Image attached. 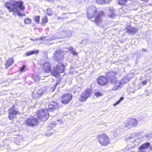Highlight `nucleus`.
Listing matches in <instances>:
<instances>
[{
	"mask_svg": "<svg viewBox=\"0 0 152 152\" xmlns=\"http://www.w3.org/2000/svg\"><path fill=\"white\" fill-rule=\"evenodd\" d=\"M52 124H55V122H54L53 123H52Z\"/></svg>",
	"mask_w": 152,
	"mask_h": 152,
	"instance_id": "a18cd8bd",
	"label": "nucleus"
},
{
	"mask_svg": "<svg viewBox=\"0 0 152 152\" xmlns=\"http://www.w3.org/2000/svg\"><path fill=\"white\" fill-rule=\"evenodd\" d=\"M34 19L36 22L39 23L40 20V16H35Z\"/></svg>",
	"mask_w": 152,
	"mask_h": 152,
	"instance_id": "c85d7f7f",
	"label": "nucleus"
},
{
	"mask_svg": "<svg viewBox=\"0 0 152 152\" xmlns=\"http://www.w3.org/2000/svg\"><path fill=\"white\" fill-rule=\"evenodd\" d=\"M56 38H54V37H52L51 38V40H54V39H56Z\"/></svg>",
	"mask_w": 152,
	"mask_h": 152,
	"instance_id": "37998d69",
	"label": "nucleus"
},
{
	"mask_svg": "<svg viewBox=\"0 0 152 152\" xmlns=\"http://www.w3.org/2000/svg\"><path fill=\"white\" fill-rule=\"evenodd\" d=\"M37 115L39 119L43 121L47 120L49 116L48 111L42 109L37 112Z\"/></svg>",
	"mask_w": 152,
	"mask_h": 152,
	"instance_id": "423d86ee",
	"label": "nucleus"
},
{
	"mask_svg": "<svg viewBox=\"0 0 152 152\" xmlns=\"http://www.w3.org/2000/svg\"><path fill=\"white\" fill-rule=\"evenodd\" d=\"M126 32L128 33L129 34L133 35L137 32V29L129 26L126 28Z\"/></svg>",
	"mask_w": 152,
	"mask_h": 152,
	"instance_id": "dca6fc26",
	"label": "nucleus"
},
{
	"mask_svg": "<svg viewBox=\"0 0 152 152\" xmlns=\"http://www.w3.org/2000/svg\"><path fill=\"white\" fill-rule=\"evenodd\" d=\"M26 66L25 65H23L22 67L20 68V71L21 72H23L25 71L26 68Z\"/></svg>",
	"mask_w": 152,
	"mask_h": 152,
	"instance_id": "2f4dec72",
	"label": "nucleus"
},
{
	"mask_svg": "<svg viewBox=\"0 0 152 152\" xmlns=\"http://www.w3.org/2000/svg\"><path fill=\"white\" fill-rule=\"evenodd\" d=\"M92 93V90L89 88L87 89L83 92L80 96L79 100L81 102L85 101L90 97Z\"/></svg>",
	"mask_w": 152,
	"mask_h": 152,
	"instance_id": "0eeeda50",
	"label": "nucleus"
},
{
	"mask_svg": "<svg viewBox=\"0 0 152 152\" xmlns=\"http://www.w3.org/2000/svg\"><path fill=\"white\" fill-rule=\"evenodd\" d=\"M138 121L136 119L130 118H128L125 122V126L128 129H130L132 126L136 125Z\"/></svg>",
	"mask_w": 152,
	"mask_h": 152,
	"instance_id": "9b49d317",
	"label": "nucleus"
},
{
	"mask_svg": "<svg viewBox=\"0 0 152 152\" xmlns=\"http://www.w3.org/2000/svg\"><path fill=\"white\" fill-rule=\"evenodd\" d=\"M15 107V105H13L8 110L9 118L12 120H13L17 114H19V112Z\"/></svg>",
	"mask_w": 152,
	"mask_h": 152,
	"instance_id": "9d476101",
	"label": "nucleus"
},
{
	"mask_svg": "<svg viewBox=\"0 0 152 152\" xmlns=\"http://www.w3.org/2000/svg\"><path fill=\"white\" fill-rule=\"evenodd\" d=\"M47 14L49 15H51L53 14V11L50 8H48L47 10Z\"/></svg>",
	"mask_w": 152,
	"mask_h": 152,
	"instance_id": "a878e982",
	"label": "nucleus"
},
{
	"mask_svg": "<svg viewBox=\"0 0 152 152\" xmlns=\"http://www.w3.org/2000/svg\"><path fill=\"white\" fill-rule=\"evenodd\" d=\"M117 135V132L116 130H114L111 132L110 133V136L112 138H114Z\"/></svg>",
	"mask_w": 152,
	"mask_h": 152,
	"instance_id": "412c9836",
	"label": "nucleus"
},
{
	"mask_svg": "<svg viewBox=\"0 0 152 152\" xmlns=\"http://www.w3.org/2000/svg\"><path fill=\"white\" fill-rule=\"evenodd\" d=\"M124 97H123L122 96L119 99L113 104V105L114 106H115L118 104L122 101L124 100Z\"/></svg>",
	"mask_w": 152,
	"mask_h": 152,
	"instance_id": "b1692460",
	"label": "nucleus"
},
{
	"mask_svg": "<svg viewBox=\"0 0 152 152\" xmlns=\"http://www.w3.org/2000/svg\"><path fill=\"white\" fill-rule=\"evenodd\" d=\"M64 53L63 50L61 49H58L57 50L55 53H54V59L57 61H61L63 59Z\"/></svg>",
	"mask_w": 152,
	"mask_h": 152,
	"instance_id": "1a4fd4ad",
	"label": "nucleus"
},
{
	"mask_svg": "<svg viewBox=\"0 0 152 152\" xmlns=\"http://www.w3.org/2000/svg\"><path fill=\"white\" fill-rule=\"evenodd\" d=\"M142 51L143 52H146V49H142Z\"/></svg>",
	"mask_w": 152,
	"mask_h": 152,
	"instance_id": "79ce46f5",
	"label": "nucleus"
},
{
	"mask_svg": "<svg viewBox=\"0 0 152 152\" xmlns=\"http://www.w3.org/2000/svg\"><path fill=\"white\" fill-rule=\"evenodd\" d=\"M96 1L98 4H102L104 3H105L104 0H96Z\"/></svg>",
	"mask_w": 152,
	"mask_h": 152,
	"instance_id": "7c9ffc66",
	"label": "nucleus"
},
{
	"mask_svg": "<svg viewBox=\"0 0 152 152\" xmlns=\"http://www.w3.org/2000/svg\"><path fill=\"white\" fill-rule=\"evenodd\" d=\"M33 78L35 82H37L39 80L40 78L38 75H34Z\"/></svg>",
	"mask_w": 152,
	"mask_h": 152,
	"instance_id": "4be33fe9",
	"label": "nucleus"
},
{
	"mask_svg": "<svg viewBox=\"0 0 152 152\" xmlns=\"http://www.w3.org/2000/svg\"><path fill=\"white\" fill-rule=\"evenodd\" d=\"M61 19V18L60 17H58L57 18V19L58 20H59V19Z\"/></svg>",
	"mask_w": 152,
	"mask_h": 152,
	"instance_id": "c03bdc74",
	"label": "nucleus"
},
{
	"mask_svg": "<svg viewBox=\"0 0 152 152\" xmlns=\"http://www.w3.org/2000/svg\"><path fill=\"white\" fill-rule=\"evenodd\" d=\"M71 52L74 55H77V53L76 52V51L73 50V48H72V50L71 49Z\"/></svg>",
	"mask_w": 152,
	"mask_h": 152,
	"instance_id": "f704fd0d",
	"label": "nucleus"
},
{
	"mask_svg": "<svg viewBox=\"0 0 152 152\" xmlns=\"http://www.w3.org/2000/svg\"><path fill=\"white\" fill-rule=\"evenodd\" d=\"M52 132H50V133H48V134H47L46 135V136H49L52 134Z\"/></svg>",
	"mask_w": 152,
	"mask_h": 152,
	"instance_id": "58836bf2",
	"label": "nucleus"
},
{
	"mask_svg": "<svg viewBox=\"0 0 152 152\" xmlns=\"http://www.w3.org/2000/svg\"><path fill=\"white\" fill-rule=\"evenodd\" d=\"M14 62V60L12 58L8 59L7 61L6 66V67H9L10 65L12 64Z\"/></svg>",
	"mask_w": 152,
	"mask_h": 152,
	"instance_id": "6ab92c4d",
	"label": "nucleus"
},
{
	"mask_svg": "<svg viewBox=\"0 0 152 152\" xmlns=\"http://www.w3.org/2000/svg\"><path fill=\"white\" fill-rule=\"evenodd\" d=\"M65 13H63V15H64V14H65Z\"/></svg>",
	"mask_w": 152,
	"mask_h": 152,
	"instance_id": "de8ad7c7",
	"label": "nucleus"
},
{
	"mask_svg": "<svg viewBox=\"0 0 152 152\" xmlns=\"http://www.w3.org/2000/svg\"><path fill=\"white\" fill-rule=\"evenodd\" d=\"M97 15L94 20L96 24H98L101 21L102 18L104 15L102 11H99L97 13L96 7L94 6H89L87 9V16L89 18H93L96 14Z\"/></svg>",
	"mask_w": 152,
	"mask_h": 152,
	"instance_id": "20e7f679",
	"label": "nucleus"
},
{
	"mask_svg": "<svg viewBox=\"0 0 152 152\" xmlns=\"http://www.w3.org/2000/svg\"><path fill=\"white\" fill-rule=\"evenodd\" d=\"M147 95H149L147 93Z\"/></svg>",
	"mask_w": 152,
	"mask_h": 152,
	"instance_id": "49530a36",
	"label": "nucleus"
},
{
	"mask_svg": "<svg viewBox=\"0 0 152 152\" xmlns=\"http://www.w3.org/2000/svg\"><path fill=\"white\" fill-rule=\"evenodd\" d=\"M48 111H53L54 110L58 109L59 108V106L57 102L51 101L48 104Z\"/></svg>",
	"mask_w": 152,
	"mask_h": 152,
	"instance_id": "2eb2a0df",
	"label": "nucleus"
},
{
	"mask_svg": "<svg viewBox=\"0 0 152 152\" xmlns=\"http://www.w3.org/2000/svg\"><path fill=\"white\" fill-rule=\"evenodd\" d=\"M94 94L96 96H99L102 95V94L99 92H95Z\"/></svg>",
	"mask_w": 152,
	"mask_h": 152,
	"instance_id": "473e14b6",
	"label": "nucleus"
},
{
	"mask_svg": "<svg viewBox=\"0 0 152 152\" xmlns=\"http://www.w3.org/2000/svg\"><path fill=\"white\" fill-rule=\"evenodd\" d=\"M26 122L27 125L33 126L37 124L38 120L36 118H30L27 119Z\"/></svg>",
	"mask_w": 152,
	"mask_h": 152,
	"instance_id": "4468645a",
	"label": "nucleus"
},
{
	"mask_svg": "<svg viewBox=\"0 0 152 152\" xmlns=\"http://www.w3.org/2000/svg\"><path fill=\"white\" fill-rule=\"evenodd\" d=\"M46 91V90L45 88H42L41 89L39 90L37 92L41 96V95L45 93Z\"/></svg>",
	"mask_w": 152,
	"mask_h": 152,
	"instance_id": "aec40b11",
	"label": "nucleus"
},
{
	"mask_svg": "<svg viewBox=\"0 0 152 152\" xmlns=\"http://www.w3.org/2000/svg\"><path fill=\"white\" fill-rule=\"evenodd\" d=\"M57 121L59 123V124H63L64 123V121L62 119H58Z\"/></svg>",
	"mask_w": 152,
	"mask_h": 152,
	"instance_id": "72a5a7b5",
	"label": "nucleus"
},
{
	"mask_svg": "<svg viewBox=\"0 0 152 152\" xmlns=\"http://www.w3.org/2000/svg\"><path fill=\"white\" fill-rule=\"evenodd\" d=\"M42 23L43 24H45L48 22V18L47 16H44L42 18Z\"/></svg>",
	"mask_w": 152,
	"mask_h": 152,
	"instance_id": "393cba45",
	"label": "nucleus"
},
{
	"mask_svg": "<svg viewBox=\"0 0 152 152\" xmlns=\"http://www.w3.org/2000/svg\"><path fill=\"white\" fill-rule=\"evenodd\" d=\"M97 138L99 143L102 145H107L109 142V138L105 134L98 135Z\"/></svg>",
	"mask_w": 152,
	"mask_h": 152,
	"instance_id": "6e6552de",
	"label": "nucleus"
},
{
	"mask_svg": "<svg viewBox=\"0 0 152 152\" xmlns=\"http://www.w3.org/2000/svg\"><path fill=\"white\" fill-rule=\"evenodd\" d=\"M31 40H33L34 41H37V40H39V39H37V38H35L34 39H32V38H31L30 39Z\"/></svg>",
	"mask_w": 152,
	"mask_h": 152,
	"instance_id": "ea45409f",
	"label": "nucleus"
},
{
	"mask_svg": "<svg viewBox=\"0 0 152 152\" xmlns=\"http://www.w3.org/2000/svg\"><path fill=\"white\" fill-rule=\"evenodd\" d=\"M38 63L41 65H43V68L46 73L51 72L52 75L55 77H57L60 73L63 72L64 70V65L61 63H58L56 66L54 67L53 70L51 69L50 64L48 62L42 63L41 61H39Z\"/></svg>",
	"mask_w": 152,
	"mask_h": 152,
	"instance_id": "f03ea898",
	"label": "nucleus"
},
{
	"mask_svg": "<svg viewBox=\"0 0 152 152\" xmlns=\"http://www.w3.org/2000/svg\"><path fill=\"white\" fill-rule=\"evenodd\" d=\"M105 4H107L111 0H104Z\"/></svg>",
	"mask_w": 152,
	"mask_h": 152,
	"instance_id": "e433bc0d",
	"label": "nucleus"
},
{
	"mask_svg": "<svg viewBox=\"0 0 152 152\" xmlns=\"http://www.w3.org/2000/svg\"><path fill=\"white\" fill-rule=\"evenodd\" d=\"M146 137H150L151 138H152V134H148L146 136Z\"/></svg>",
	"mask_w": 152,
	"mask_h": 152,
	"instance_id": "4c0bfd02",
	"label": "nucleus"
},
{
	"mask_svg": "<svg viewBox=\"0 0 152 152\" xmlns=\"http://www.w3.org/2000/svg\"><path fill=\"white\" fill-rule=\"evenodd\" d=\"M147 82V80H145L142 82V83L143 85H145Z\"/></svg>",
	"mask_w": 152,
	"mask_h": 152,
	"instance_id": "c9c22d12",
	"label": "nucleus"
},
{
	"mask_svg": "<svg viewBox=\"0 0 152 152\" xmlns=\"http://www.w3.org/2000/svg\"><path fill=\"white\" fill-rule=\"evenodd\" d=\"M32 96L33 98L35 99L38 98L41 96L37 92L36 93H33L32 94Z\"/></svg>",
	"mask_w": 152,
	"mask_h": 152,
	"instance_id": "5701e85b",
	"label": "nucleus"
},
{
	"mask_svg": "<svg viewBox=\"0 0 152 152\" xmlns=\"http://www.w3.org/2000/svg\"><path fill=\"white\" fill-rule=\"evenodd\" d=\"M72 98V94L68 93L64 95L62 98V102L65 104L68 103Z\"/></svg>",
	"mask_w": 152,
	"mask_h": 152,
	"instance_id": "ddd939ff",
	"label": "nucleus"
},
{
	"mask_svg": "<svg viewBox=\"0 0 152 152\" xmlns=\"http://www.w3.org/2000/svg\"><path fill=\"white\" fill-rule=\"evenodd\" d=\"M133 76V75L132 74H128L123 77L120 82L116 79V81L114 83L115 85L113 88V90H116L118 89L121 84H125L128 82L129 80Z\"/></svg>",
	"mask_w": 152,
	"mask_h": 152,
	"instance_id": "39448f33",
	"label": "nucleus"
},
{
	"mask_svg": "<svg viewBox=\"0 0 152 152\" xmlns=\"http://www.w3.org/2000/svg\"><path fill=\"white\" fill-rule=\"evenodd\" d=\"M117 73L113 71H109L106 73V76H99L97 79L98 84L101 85H106L110 82V83L114 84L116 82V75Z\"/></svg>",
	"mask_w": 152,
	"mask_h": 152,
	"instance_id": "7ed1b4c3",
	"label": "nucleus"
},
{
	"mask_svg": "<svg viewBox=\"0 0 152 152\" xmlns=\"http://www.w3.org/2000/svg\"><path fill=\"white\" fill-rule=\"evenodd\" d=\"M150 145V143L148 142L143 144L139 148V151L140 152H148L149 150L148 148Z\"/></svg>",
	"mask_w": 152,
	"mask_h": 152,
	"instance_id": "f8f14e48",
	"label": "nucleus"
},
{
	"mask_svg": "<svg viewBox=\"0 0 152 152\" xmlns=\"http://www.w3.org/2000/svg\"><path fill=\"white\" fill-rule=\"evenodd\" d=\"M23 3L21 1H10L5 2V4L7 8L10 12H13L14 13H17L19 16H25V14H22L20 11H23L25 9L23 5Z\"/></svg>",
	"mask_w": 152,
	"mask_h": 152,
	"instance_id": "f257e3e1",
	"label": "nucleus"
},
{
	"mask_svg": "<svg viewBox=\"0 0 152 152\" xmlns=\"http://www.w3.org/2000/svg\"><path fill=\"white\" fill-rule=\"evenodd\" d=\"M39 52V50H33L26 52L25 54L27 56H29L34 54H37Z\"/></svg>",
	"mask_w": 152,
	"mask_h": 152,
	"instance_id": "f3484780",
	"label": "nucleus"
},
{
	"mask_svg": "<svg viewBox=\"0 0 152 152\" xmlns=\"http://www.w3.org/2000/svg\"><path fill=\"white\" fill-rule=\"evenodd\" d=\"M127 0H118V3L120 5L125 4L127 1Z\"/></svg>",
	"mask_w": 152,
	"mask_h": 152,
	"instance_id": "bb28decb",
	"label": "nucleus"
},
{
	"mask_svg": "<svg viewBox=\"0 0 152 152\" xmlns=\"http://www.w3.org/2000/svg\"><path fill=\"white\" fill-rule=\"evenodd\" d=\"M59 83V81L57 82L56 83L54 84L53 87L51 88V90L53 91L55 90L57 85Z\"/></svg>",
	"mask_w": 152,
	"mask_h": 152,
	"instance_id": "cd10ccee",
	"label": "nucleus"
},
{
	"mask_svg": "<svg viewBox=\"0 0 152 152\" xmlns=\"http://www.w3.org/2000/svg\"><path fill=\"white\" fill-rule=\"evenodd\" d=\"M31 22V20L28 18H26L24 20V23L26 24H29Z\"/></svg>",
	"mask_w": 152,
	"mask_h": 152,
	"instance_id": "c756f323",
	"label": "nucleus"
},
{
	"mask_svg": "<svg viewBox=\"0 0 152 152\" xmlns=\"http://www.w3.org/2000/svg\"><path fill=\"white\" fill-rule=\"evenodd\" d=\"M110 12L111 13V14H108L110 18H113L115 15V10L113 7H110L109 9Z\"/></svg>",
	"mask_w": 152,
	"mask_h": 152,
	"instance_id": "a211bd4d",
	"label": "nucleus"
},
{
	"mask_svg": "<svg viewBox=\"0 0 152 152\" xmlns=\"http://www.w3.org/2000/svg\"><path fill=\"white\" fill-rule=\"evenodd\" d=\"M45 37H41L40 38L38 39H39L40 40H43V39H45Z\"/></svg>",
	"mask_w": 152,
	"mask_h": 152,
	"instance_id": "a19ab883",
	"label": "nucleus"
}]
</instances>
